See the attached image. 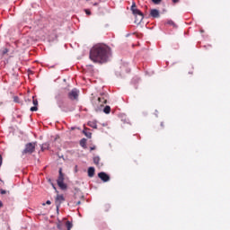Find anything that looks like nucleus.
I'll list each match as a JSON object with an SVG mask.
<instances>
[{
    "instance_id": "obj_1",
    "label": "nucleus",
    "mask_w": 230,
    "mask_h": 230,
    "mask_svg": "<svg viewBox=\"0 0 230 230\" xmlns=\"http://www.w3.org/2000/svg\"><path fill=\"white\" fill-rule=\"evenodd\" d=\"M111 48L105 44H97L90 50V60L95 64H105L109 62Z\"/></svg>"
},
{
    "instance_id": "obj_2",
    "label": "nucleus",
    "mask_w": 230,
    "mask_h": 230,
    "mask_svg": "<svg viewBox=\"0 0 230 230\" xmlns=\"http://www.w3.org/2000/svg\"><path fill=\"white\" fill-rule=\"evenodd\" d=\"M57 182H58V186H59L61 190H66V188H67V185L64 183V173H62V169H59V176L58 178Z\"/></svg>"
},
{
    "instance_id": "obj_3",
    "label": "nucleus",
    "mask_w": 230,
    "mask_h": 230,
    "mask_svg": "<svg viewBox=\"0 0 230 230\" xmlns=\"http://www.w3.org/2000/svg\"><path fill=\"white\" fill-rule=\"evenodd\" d=\"M35 143H28L25 146L24 150L22 151V154H33L35 152Z\"/></svg>"
},
{
    "instance_id": "obj_4",
    "label": "nucleus",
    "mask_w": 230,
    "mask_h": 230,
    "mask_svg": "<svg viewBox=\"0 0 230 230\" xmlns=\"http://www.w3.org/2000/svg\"><path fill=\"white\" fill-rule=\"evenodd\" d=\"M72 227H73V223L70 221H66L65 224L58 225V229H60V230H71Z\"/></svg>"
},
{
    "instance_id": "obj_5",
    "label": "nucleus",
    "mask_w": 230,
    "mask_h": 230,
    "mask_svg": "<svg viewBox=\"0 0 230 230\" xmlns=\"http://www.w3.org/2000/svg\"><path fill=\"white\" fill-rule=\"evenodd\" d=\"M131 11L134 13V15H139L140 21H143V13H141V11H139L137 8H136V3L132 4Z\"/></svg>"
},
{
    "instance_id": "obj_6",
    "label": "nucleus",
    "mask_w": 230,
    "mask_h": 230,
    "mask_svg": "<svg viewBox=\"0 0 230 230\" xmlns=\"http://www.w3.org/2000/svg\"><path fill=\"white\" fill-rule=\"evenodd\" d=\"M79 93H80V92L75 88L70 93H68V98L70 100H78Z\"/></svg>"
},
{
    "instance_id": "obj_7",
    "label": "nucleus",
    "mask_w": 230,
    "mask_h": 230,
    "mask_svg": "<svg viewBox=\"0 0 230 230\" xmlns=\"http://www.w3.org/2000/svg\"><path fill=\"white\" fill-rule=\"evenodd\" d=\"M56 100H57V103L58 105V108L63 109L64 108V98L62 97V94L58 93V95H56Z\"/></svg>"
},
{
    "instance_id": "obj_8",
    "label": "nucleus",
    "mask_w": 230,
    "mask_h": 230,
    "mask_svg": "<svg viewBox=\"0 0 230 230\" xmlns=\"http://www.w3.org/2000/svg\"><path fill=\"white\" fill-rule=\"evenodd\" d=\"M98 177L101 181H103V182H109V181H111V177L105 172H99Z\"/></svg>"
},
{
    "instance_id": "obj_9",
    "label": "nucleus",
    "mask_w": 230,
    "mask_h": 230,
    "mask_svg": "<svg viewBox=\"0 0 230 230\" xmlns=\"http://www.w3.org/2000/svg\"><path fill=\"white\" fill-rule=\"evenodd\" d=\"M107 103V99L103 97H99L97 100V107H103V105Z\"/></svg>"
},
{
    "instance_id": "obj_10",
    "label": "nucleus",
    "mask_w": 230,
    "mask_h": 230,
    "mask_svg": "<svg viewBox=\"0 0 230 230\" xmlns=\"http://www.w3.org/2000/svg\"><path fill=\"white\" fill-rule=\"evenodd\" d=\"M150 15L151 17L157 19V17H159V11L157 9H152L150 12Z\"/></svg>"
},
{
    "instance_id": "obj_11",
    "label": "nucleus",
    "mask_w": 230,
    "mask_h": 230,
    "mask_svg": "<svg viewBox=\"0 0 230 230\" xmlns=\"http://www.w3.org/2000/svg\"><path fill=\"white\" fill-rule=\"evenodd\" d=\"M65 199H64V195L62 194H58V196L56 197V202L58 204H62V202H64Z\"/></svg>"
},
{
    "instance_id": "obj_12",
    "label": "nucleus",
    "mask_w": 230,
    "mask_h": 230,
    "mask_svg": "<svg viewBox=\"0 0 230 230\" xmlns=\"http://www.w3.org/2000/svg\"><path fill=\"white\" fill-rule=\"evenodd\" d=\"M94 167L88 168V177H94Z\"/></svg>"
},
{
    "instance_id": "obj_13",
    "label": "nucleus",
    "mask_w": 230,
    "mask_h": 230,
    "mask_svg": "<svg viewBox=\"0 0 230 230\" xmlns=\"http://www.w3.org/2000/svg\"><path fill=\"white\" fill-rule=\"evenodd\" d=\"M83 134H84V136H86V137H88L89 139H91L93 134L89 131H87V128H84V129L83 130Z\"/></svg>"
},
{
    "instance_id": "obj_14",
    "label": "nucleus",
    "mask_w": 230,
    "mask_h": 230,
    "mask_svg": "<svg viewBox=\"0 0 230 230\" xmlns=\"http://www.w3.org/2000/svg\"><path fill=\"white\" fill-rule=\"evenodd\" d=\"M88 126L92 128H97L96 121H89Z\"/></svg>"
},
{
    "instance_id": "obj_15",
    "label": "nucleus",
    "mask_w": 230,
    "mask_h": 230,
    "mask_svg": "<svg viewBox=\"0 0 230 230\" xmlns=\"http://www.w3.org/2000/svg\"><path fill=\"white\" fill-rule=\"evenodd\" d=\"M93 163L98 166V164H100V156H94Z\"/></svg>"
},
{
    "instance_id": "obj_16",
    "label": "nucleus",
    "mask_w": 230,
    "mask_h": 230,
    "mask_svg": "<svg viewBox=\"0 0 230 230\" xmlns=\"http://www.w3.org/2000/svg\"><path fill=\"white\" fill-rule=\"evenodd\" d=\"M103 112H105V114H111V107L110 106L104 107Z\"/></svg>"
},
{
    "instance_id": "obj_17",
    "label": "nucleus",
    "mask_w": 230,
    "mask_h": 230,
    "mask_svg": "<svg viewBox=\"0 0 230 230\" xmlns=\"http://www.w3.org/2000/svg\"><path fill=\"white\" fill-rule=\"evenodd\" d=\"M49 148V144H43L41 146V150L44 152V150H48Z\"/></svg>"
},
{
    "instance_id": "obj_18",
    "label": "nucleus",
    "mask_w": 230,
    "mask_h": 230,
    "mask_svg": "<svg viewBox=\"0 0 230 230\" xmlns=\"http://www.w3.org/2000/svg\"><path fill=\"white\" fill-rule=\"evenodd\" d=\"M31 112H35L36 111H38L37 106L31 107Z\"/></svg>"
},
{
    "instance_id": "obj_19",
    "label": "nucleus",
    "mask_w": 230,
    "mask_h": 230,
    "mask_svg": "<svg viewBox=\"0 0 230 230\" xmlns=\"http://www.w3.org/2000/svg\"><path fill=\"white\" fill-rule=\"evenodd\" d=\"M161 1H163V0H152V2H153L155 4H159V3H161Z\"/></svg>"
},
{
    "instance_id": "obj_20",
    "label": "nucleus",
    "mask_w": 230,
    "mask_h": 230,
    "mask_svg": "<svg viewBox=\"0 0 230 230\" xmlns=\"http://www.w3.org/2000/svg\"><path fill=\"white\" fill-rule=\"evenodd\" d=\"M81 146H85V140H81L80 142Z\"/></svg>"
},
{
    "instance_id": "obj_21",
    "label": "nucleus",
    "mask_w": 230,
    "mask_h": 230,
    "mask_svg": "<svg viewBox=\"0 0 230 230\" xmlns=\"http://www.w3.org/2000/svg\"><path fill=\"white\" fill-rule=\"evenodd\" d=\"M33 105H35V107H37V105H39V102L37 100H33Z\"/></svg>"
},
{
    "instance_id": "obj_22",
    "label": "nucleus",
    "mask_w": 230,
    "mask_h": 230,
    "mask_svg": "<svg viewBox=\"0 0 230 230\" xmlns=\"http://www.w3.org/2000/svg\"><path fill=\"white\" fill-rule=\"evenodd\" d=\"M85 13H86V15H91V11L85 10Z\"/></svg>"
},
{
    "instance_id": "obj_23",
    "label": "nucleus",
    "mask_w": 230,
    "mask_h": 230,
    "mask_svg": "<svg viewBox=\"0 0 230 230\" xmlns=\"http://www.w3.org/2000/svg\"><path fill=\"white\" fill-rule=\"evenodd\" d=\"M3 164V156L0 155V166Z\"/></svg>"
},
{
    "instance_id": "obj_24",
    "label": "nucleus",
    "mask_w": 230,
    "mask_h": 230,
    "mask_svg": "<svg viewBox=\"0 0 230 230\" xmlns=\"http://www.w3.org/2000/svg\"><path fill=\"white\" fill-rule=\"evenodd\" d=\"M90 150H91V151L96 150V146L90 147Z\"/></svg>"
},
{
    "instance_id": "obj_25",
    "label": "nucleus",
    "mask_w": 230,
    "mask_h": 230,
    "mask_svg": "<svg viewBox=\"0 0 230 230\" xmlns=\"http://www.w3.org/2000/svg\"><path fill=\"white\" fill-rule=\"evenodd\" d=\"M5 193H6V190H1L2 195H4Z\"/></svg>"
},
{
    "instance_id": "obj_26",
    "label": "nucleus",
    "mask_w": 230,
    "mask_h": 230,
    "mask_svg": "<svg viewBox=\"0 0 230 230\" xmlns=\"http://www.w3.org/2000/svg\"><path fill=\"white\" fill-rule=\"evenodd\" d=\"M46 204H48L49 206V205H51V201L50 200H47Z\"/></svg>"
},
{
    "instance_id": "obj_27",
    "label": "nucleus",
    "mask_w": 230,
    "mask_h": 230,
    "mask_svg": "<svg viewBox=\"0 0 230 230\" xmlns=\"http://www.w3.org/2000/svg\"><path fill=\"white\" fill-rule=\"evenodd\" d=\"M172 3H179V0H172Z\"/></svg>"
},
{
    "instance_id": "obj_28",
    "label": "nucleus",
    "mask_w": 230,
    "mask_h": 230,
    "mask_svg": "<svg viewBox=\"0 0 230 230\" xmlns=\"http://www.w3.org/2000/svg\"><path fill=\"white\" fill-rule=\"evenodd\" d=\"M0 208H3V202L0 201Z\"/></svg>"
}]
</instances>
